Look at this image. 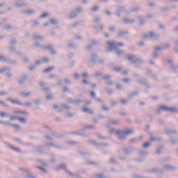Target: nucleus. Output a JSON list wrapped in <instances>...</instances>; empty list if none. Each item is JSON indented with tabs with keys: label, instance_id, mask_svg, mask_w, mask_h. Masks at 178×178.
Instances as JSON below:
<instances>
[{
	"label": "nucleus",
	"instance_id": "31",
	"mask_svg": "<svg viewBox=\"0 0 178 178\" xmlns=\"http://www.w3.org/2000/svg\"><path fill=\"white\" fill-rule=\"evenodd\" d=\"M120 140H122V137H120Z\"/></svg>",
	"mask_w": 178,
	"mask_h": 178
},
{
	"label": "nucleus",
	"instance_id": "7",
	"mask_svg": "<svg viewBox=\"0 0 178 178\" xmlns=\"http://www.w3.org/2000/svg\"><path fill=\"white\" fill-rule=\"evenodd\" d=\"M131 133H133V131H128L124 133V136H127V134H131Z\"/></svg>",
	"mask_w": 178,
	"mask_h": 178
},
{
	"label": "nucleus",
	"instance_id": "17",
	"mask_svg": "<svg viewBox=\"0 0 178 178\" xmlns=\"http://www.w3.org/2000/svg\"><path fill=\"white\" fill-rule=\"evenodd\" d=\"M43 62L44 63L48 62V59H47V58L43 59Z\"/></svg>",
	"mask_w": 178,
	"mask_h": 178
},
{
	"label": "nucleus",
	"instance_id": "23",
	"mask_svg": "<svg viewBox=\"0 0 178 178\" xmlns=\"http://www.w3.org/2000/svg\"><path fill=\"white\" fill-rule=\"evenodd\" d=\"M19 120H20L21 122H24V119H23V118H20Z\"/></svg>",
	"mask_w": 178,
	"mask_h": 178
},
{
	"label": "nucleus",
	"instance_id": "2",
	"mask_svg": "<svg viewBox=\"0 0 178 178\" xmlns=\"http://www.w3.org/2000/svg\"><path fill=\"white\" fill-rule=\"evenodd\" d=\"M8 101H10V102H12V104H17V105H20V104H21L20 102L13 100L10 98H8Z\"/></svg>",
	"mask_w": 178,
	"mask_h": 178
},
{
	"label": "nucleus",
	"instance_id": "16",
	"mask_svg": "<svg viewBox=\"0 0 178 178\" xmlns=\"http://www.w3.org/2000/svg\"><path fill=\"white\" fill-rule=\"evenodd\" d=\"M50 23H51V24H54V23H56L55 20H51Z\"/></svg>",
	"mask_w": 178,
	"mask_h": 178
},
{
	"label": "nucleus",
	"instance_id": "5",
	"mask_svg": "<svg viewBox=\"0 0 178 178\" xmlns=\"http://www.w3.org/2000/svg\"><path fill=\"white\" fill-rule=\"evenodd\" d=\"M47 16H48V13H44L41 15V18L44 19V17H47Z\"/></svg>",
	"mask_w": 178,
	"mask_h": 178
},
{
	"label": "nucleus",
	"instance_id": "35",
	"mask_svg": "<svg viewBox=\"0 0 178 178\" xmlns=\"http://www.w3.org/2000/svg\"><path fill=\"white\" fill-rule=\"evenodd\" d=\"M150 140H154V139L151 138Z\"/></svg>",
	"mask_w": 178,
	"mask_h": 178
},
{
	"label": "nucleus",
	"instance_id": "24",
	"mask_svg": "<svg viewBox=\"0 0 178 178\" xmlns=\"http://www.w3.org/2000/svg\"><path fill=\"white\" fill-rule=\"evenodd\" d=\"M121 102L122 104H124V102H126V100H122Z\"/></svg>",
	"mask_w": 178,
	"mask_h": 178
},
{
	"label": "nucleus",
	"instance_id": "6",
	"mask_svg": "<svg viewBox=\"0 0 178 178\" xmlns=\"http://www.w3.org/2000/svg\"><path fill=\"white\" fill-rule=\"evenodd\" d=\"M7 115L6 113H0V116H1V118H5Z\"/></svg>",
	"mask_w": 178,
	"mask_h": 178
},
{
	"label": "nucleus",
	"instance_id": "4",
	"mask_svg": "<svg viewBox=\"0 0 178 178\" xmlns=\"http://www.w3.org/2000/svg\"><path fill=\"white\" fill-rule=\"evenodd\" d=\"M108 44L110 45V47H113L115 45H123V44H122V43H120L118 44H113L112 42H109Z\"/></svg>",
	"mask_w": 178,
	"mask_h": 178
},
{
	"label": "nucleus",
	"instance_id": "10",
	"mask_svg": "<svg viewBox=\"0 0 178 178\" xmlns=\"http://www.w3.org/2000/svg\"><path fill=\"white\" fill-rule=\"evenodd\" d=\"M149 144L148 143H146L144 144V147L145 148H147V147H149Z\"/></svg>",
	"mask_w": 178,
	"mask_h": 178
},
{
	"label": "nucleus",
	"instance_id": "25",
	"mask_svg": "<svg viewBox=\"0 0 178 178\" xmlns=\"http://www.w3.org/2000/svg\"><path fill=\"white\" fill-rule=\"evenodd\" d=\"M0 95H5V92H1Z\"/></svg>",
	"mask_w": 178,
	"mask_h": 178
},
{
	"label": "nucleus",
	"instance_id": "26",
	"mask_svg": "<svg viewBox=\"0 0 178 178\" xmlns=\"http://www.w3.org/2000/svg\"><path fill=\"white\" fill-rule=\"evenodd\" d=\"M110 30H111V31H113V30H115V29H114V28H111Z\"/></svg>",
	"mask_w": 178,
	"mask_h": 178
},
{
	"label": "nucleus",
	"instance_id": "3",
	"mask_svg": "<svg viewBox=\"0 0 178 178\" xmlns=\"http://www.w3.org/2000/svg\"><path fill=\"white\" fill-rule=\"evenodd\" d=\"M54 67H51L44 70V73H48V72H51V70H53Z\"/></svg>",
	"mask_w": 178,
	"mask_h": 178
},
{
	"label": "nucleus",
	"instance_id": "29",
	"mask_svg": "<svg viewBox=\"0 0 178 178\" xmlns=\"http://www.w3.org/2000/svg\"><path fill=\"white\" fill-rule=\"evenodd\" d=\"M124 81H125V83L127 81V79H124Z\"/></svg>",
	"mask_w": 178,
	"mask_h": 178
},
{
	"label": "nucleus",
	"instance_id": "13",
	"mask_svg": "<svg viewBox=\"0 0 178 178\" xmlns=\"http://www.w3.org/2000/svg\"><path fill=\"white\" fill-rule=\"evenodd\" d=\"M128 59H129V60H131V59H133V56H129Z\"/></svg>",
	"mask_w": 178,
	"mask_h": 178
},
{
	"label": "nucleus",
	"instance_id": "22",
	"mask_svg": "<svg viewBox=\"0 0 178 178\" xmlns=\"http://www.w3.org/2000/svg\"><path fill=\"white\" fill-rule=\"evenodd\" d=\"M83 77H87V74H83Z\"/></svg>",
	"mask_w": 178,
	"mask_h": 178
},
{
	"label": "nucleus",
	"instance_id": "11",
	"mask_svg": "<svg viewBox=\"0 0 178 178\" xmlns=\"http://www.w3.org/2000/svg\"><path fill=\"white\" fill-rule=\"evenodd\" d=\"M97 177L98 178H103L104 177V175H102V174H99L97 176Z\"/></svg>",
	"mask_w": 178,
	"mask_h": 178
},
{
	"label": "nucleus",
	"instance_id": "20",
	"mask_svg": "<svg viewBox=\"0 0 178 178\" xmlns=\"http://www.w3.org/2000/svg\"><path fill=\"white\" fill-rule=\"evenodd\" d=\"M83 83L84 84H87V81L83 80Z\"/></svg>",
	"mask_w": 178,
	"mask_h": 178
},
{
	"label": "nucleus",
	"instance_id": "1",
	"mask_svg": "<svg viewBox=\"0 0 178 178\" xmlns=\"http://www.w3.org/2000/svg\"><path fill=\"white\" fill-rule=\"evenodd\" d=\"M160 109L161 111H165L166 112H176V108L173 107H166L165 106H161Z\"/></svg>",
	"mask_w": 178,
	"mask_h": 178
},
{
	"label": "nucleus",
	"instance_id": "27",
	"mask_svg": "<svg viewBox=\"0 0 178 178\" xmlns=\"http://www.w3.org/2000/svg\"><path fill=\"white\" fill-rule=\"evenodd\" d=\"M156 51H159V47H156Z\"/></svg>",
	"mask_w": 178,
	"mask_h": 178
},
{
	"label": "nucleus",
	"instance_id": "8",
	"mask_svg": "<svg viewBox=\"0 0 178 178\" xmlns=\"http://www.w3.org/2000/svg\"><path fill=\"white\" fill-rule=\"evenodd\" d=\"M83 112H90L88 108H84L82 109Z\"/></svg>",
	"mask_w": 178,
	"mask_h": 178
},
{
	"label": "nucleus",
	"instance_id": "32",
	"mask_svg": "<svg viewBox=\"0 0 178 178\" xmlns=\"http://www.w3.org/2000/svg\"><path fill=\"white\" fill-rule=\"evenodd\" d=\"M11 119L13 120V117H11Z\"/></svg>",
	"mask_w": 178,
	"mask_h": 178
},
{
	"label": "nucleus",
	"instance_id": "30",
	"mask_svg": "<svg viewBox=\"0 0 178 178\" xmlns=\"http://www.w3.org/2000/svg\"><path fill=\"white\" fill-rule=\"evenodd\" d=\"M79 75H77V74H75V77H77Z\"/></svg>",
	"mask_w": 178,
	"mask_h": 178
},
{
	"label": "nucleus",
	"instance_id": "28",
	"mask_svg": "<svg viewBox=\"0 0 178 178\" xmlns=\"http://www.w3.org/2000/svg\"><path fill=\"white\" fill-rule=\"evenodd\" d=\"M51 98L50 96H47V99H49Z\"/></svg>",
	"mask_w": 178,
	"mask_h": 178
},
{
	"label": "nucleus",
	"instance_id": "9",
	"mask_svg": "<svg viewBox=\"0 0 178 178\" xmlns=\"http://www.w3.org/2000/svg\"><path fill=\"white\" fill-rule=\"evenodd\" d=\"M117 54H118V55H122V54H123V51H122V50L118 51Z\"/></svg>",
	"mask_w": 178,
	"mask_h": 178
},
{
	"label": "nucleus",
	"instance_id": "33",
	"mask_svg": "<svg viewBox=\"0 0 178 178\" xmlns=\"http://www.w3.org/2000/svg\"><path fill=\"white\" fill-rule=\"evenodd\" d=\"M157 154H159V152H156Z\"/></svg>",
	"mask_w": 178,
	"mask_h": 178
},
{
	"label": "nucleus",
	"instance_id": "14",
	"mask_svg": "<svg viewBox=\"0 0 178 178\" xmlns=\"http://www.w3.org/2000/svg\"><path fill=\"white\" fill-rule=\"evenodd\" d=\"M27 95H29V93H22L23 97H25V96H27Z\"/></svg>",
	"mask_w": 178,
	"mask_h": 178
},
{
	"label": "nucleus",
	"instance_id": "18",
	"mask_svg": "<svg viewBox=\"0 0 178 178\" xmlns=\"http://www.w3.org/2000/svg\"><path fill=\"white\" fill-rule=\"evenodd\" d=\"M97 9H98V8L94 7V8H92V10H97Z\"/></svg>",
	"mask_w": 178,
	"mask_h": 178
},
{
	"label": "nucleus",
	"instance_id": "19",
	"mask_svg": "<svg viewBox=\"0 0 178 178\" xmlns=\"http://www.w3.org/2000/svg\"><path fill=\"white\" fill-rule=\"evenodd\" d=\"M149 35H150V37H153L154 33H149Z\"/></svg>",
	"mask_w": 178,
	"mask_h": 178
},
{
	"label": "nucleus",
	"instance_id": "21",
	"mask_svg": "<svg viewBox=\"0 0 178 178\" xmlns=\"http://www.w3.org/2000/svg\"><path fill=\"white\" fill-rule=\"evenodd\" d=\"M5 104V102H2V101H0V105H2V104Z\"/></svg>",
	"mask_w": 178,
	"mask_h": 178
},
{
	"label": "nucleus",
	"instance_id": "34",
	"mask_svg": "<svg viewBox=\"0 0 178 178\" xmlns=\"http://www.w3.org/2000/svg\"><path fill=\"white\" fill-rule=\"evenodd\" d=\"M54 108H56V106H54Z\"/></svg>",
	"mask_w": 178,
	"mask_h": 178
},
{
	"label": "nucleus",
	"instance_id": "15",
	"mask_svg": "<svg viewBox=\"0 0 178 178\" xmlns=\"http://www.w3.org/2000/svg\"><path fill=\"white\" fill-rule=\"evenodd\" d=\"M90 95H91L92 97H94V95H95V93L94 92H90Z\"/></svg>",
	"mask_w": 178,
	"mask_h": 178
},
{
	"label": "nucleus",
	"instance_id": "12",
	"mask_svg": "<svg viewBox=\"0 0 178 178\" xmlns=\"http://www.w3.org/2000/svg\"><path fill=\"white\" fill-rule=\"evenodd\" d=\"M27 13H28L29 15H30V13H34V11H33V10H29V11H27Z\"/></svg>",
	"mask_w": 178,
	"mask_h": 178
}]
</instances>
